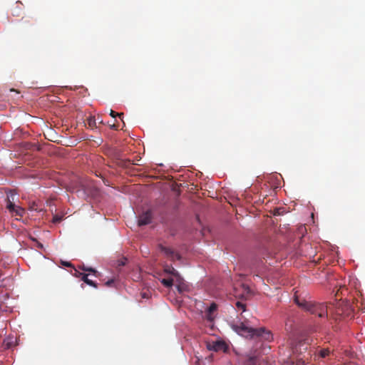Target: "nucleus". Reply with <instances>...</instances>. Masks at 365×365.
<instances>
[{
  "instance_id": "4",
  "label": "nucleus",
  "mask_w": 365,
  "mask_h": 365,
  "mask_svg": "<svg viewBox=\"0 0 365 365\" xmlns=\"http://www.w3.org/2000/svg\"><path fill=\"white\" fill-rule=\"evenodd\" d=\"M158 248L171 261H175L176 259H181L180 255L179 253L175 252L170 247H165L163 245H159Z\"/></svg>"
},
{
  "instance_id": "28",
  "label": "nucleus",
  "mask_w": 365,
  "mask_h": 365,
  "mask_svg": "<svg viewBox=\"0 0 365 365\" xmlns=\"http://www.w3.org/2000/svg\"><path fill=\"white\" fill-rule=\"evenodd\" d=\"M8 297H9V294H8V293H6V294H4V299H6V298H8Z\"/></svg>"
},
{
  "instance_id": "5",
  "label": "nucleus",
  "mask_w": 365,
  "mask_h": 365,
  "mask_svg": "<svg viewBox=\"0 0 365 365\" xmlns=\"http://www.w3.org/2000/svg\"><path fill=\"white\" fill-rule=\"evenodd\" d=\"M151 220L152 212L150 210H147L139 216L138 224L139 226L146 225L151 222Z\"/></svg>"
},
{
  "instance_id": "12",
  "label": "nucleus",
  "mask_w": 365,
  "mask_h": 365,
  "mask_svg": "<svg viewBox=\"0 0 365 365\" xmlns=\"http://www.w3.org/2000/svg\"><path fill=\"white\" fill-rule=\"evenodd\" d=\"M81 279L88 285H90L95 288H97V284L95 282H93V280L89 279L88 277V274L84 273V274H83Z\"/></svg>"
},
{
  "instance_id": "18",
  "label": "nucleus",
  "mask_w": 365,
  "mask_h": 365,
  "mask_svg": "<svg viewBox=\"0 0 365 365\" xmlns=\"http://www.w3.org/2000/svg\"><path fill=\"white\" fill-rule=\"evenodd\" d=\"M63 215H56L53 216L52 222L53 223H58L63 220Z\"/></svg>"
},
{
  "instance_id": "1",
  "label": "nucleus",
  "mask_w": 365,
  "mask_h": 365,
  "mask_svg": "<svg viewBox=\"0 0 365 365\" xmlns=\"http://www.w3.org/2000/svg\"><path fill=\"white\" fill-rule=\"evenodd\" d=\"M235 331L240 335L250 339H258L262 341H272L273 335L269 330L264 327L252 328L241 323L240 325L235 326Z\"/></svg>"
},
{
  "instance_id": "20",
  "label": "nucleus",
  "mask_w": 365,
  "mask_h": 365,
  "mask_svg": "<svg viewBox=\"0 0 365 365\" xmlns=\"http://www.w3.org/2000/svg\"><path fill=\"white\" fill-rule=\"evenodd\" d=\"M18 7H19V2H16V9H14L13 10V13H12L14 16H20L21 8L18 9Z\"/></svg>"
},
{
  "instance_id": "23",
  "label": "nucleus",
  "mask_w": 365,
  "mask_h": 365,
  "mask_svg": "<svg viewBox=\"0 0 365 365\" xmlns=\"http://www.w3.org/2000/svg\"><path fill=\"white\" fill-rule=\"evenodd\" d=\"M126 261H127L126 258L121 259L118 261V265L119 267L124 266L125 264V263H126Z\"/></svg>"
},
{
  "instance_id": "26",
  "label": "nucleus",
  "mask_w": 365,
  "mask_h": 365,
  "mask_svg": "<svg viewBox=\"0 0 365 365\" xmlns=\"http://www.w3.org/2000/svg\"><path fill=\"white\" fill-rule=\"evenodd\" d=\"M61 263L63 265H64L66 267H73L72 264L69 262H62Z\"/></svg>"
},
{
  "instance_id": "14",
  "label": "nucleus",
  "mask_w": 365,
  "mask_h": 365,
  "mask_svg": "<svg viewBox=\"0 0 365 365\" xmlns=\"http://www.w3.org/2000/svg\"><path fill=\"white\" fill-rule=\"evenodd\" d=\"M164 272L167 274H171L172 276L174 274L178 275V271L172 266L166 265L164 268Z\"/></svg>"
},
{
  "instance_id": "16",
  "label": "nucleus",
  "mask_w": 365,
  "mask_h": 365,
  "mask_svg": "<svg viewBox=\"0 0 365 365\" xmlns=\"http://www.w3.org/2000/svg\"><path fill=\"white\" fill-rule=\"evenodd\" d=\"M176 287H177L178 292L180 293L187 290V285L185 282L180 283L178 284H176Z\"/></svg>"
},
{
  "instance_id": "3",
  "label": "nucleus",
  "mask_w": 365,
  "mask_h": 365,
  "mask_svg": "<svg viewBox=\"0 0 365 365\" xmlns=\"http://www.w3.org/2000/svg\"><path fill=\"white\" fill-rule=\"evenodd\" d=\"M351 309L350 308L348 304H344V302H338L335 307V314L336 316L341 317H349L351 314Z\"/></svg>"
},
{
  "instance_id": "31",
  "label": "nucleus",
  "mask_w": 365,
  "mask_h": 365,
  "mask_svg": "<svg viewBox=\"0 0 365 365\" xmlns=\"http://www.w3.org/2000/svg\"><path fill=\"white\" fill-rule=\"evenodd\" d=\"M4 286V284H0V287Z\"/></svg>"
},
{
  "instance_id": "19",
  "label": "nucleus",
  "mask_w": 365,
  "mask_h": 365,
  "mask_svg": "<svg viewBox=\"0 0 365 365\" xmlns=\"http://www.w3.org/2000/svg\"><path fill=\"white\" fill-rule=\"evenodd\" d=\"M235 305L239 310H242V312L245 311V304L244 303L241 302H237Z\"/></svg>"
},
{
  "instance_id": "2",
  "label": "nucleus",
  "mask_w": 365,
  "mask_h": 365,
  "mask_svg": "<svg viewBox=\"0 0 365 365\" xmlns=\"http://www.w3.org/2000/svg\"><path fill=\"white\" fill-rule=\"evenodd\" d=\"M294 302L302 309L309 311L313 314L318 315L319 317H324L328 315L329 312H333V307L324 304H316L312 302H307L304 299H299L295 294Z\"/></svg>"
},
{
  "instance_id": "29",
  "label": "nucleus",
  "mask_w": 365,
  "mask_h": 365,
  "mask_svg": "<svg viewBox=\"0 0 365 365\" xmlns=\"http://www.w3.org/2000/svg\"><path fill=\"white\" fill-rule=\"evenodd\" d=\"M112 128H114L115 129H117L118 126H115L114 124L112 125Z\"/></svg>"
},
{
  "instance_id": "11",
  "label": "nucleus",
  "mask_w": 365,
  "mask_h": 365,
  "mask_svg": "<svg viewBox=\"0 0 365 365\" xmlns=\"http://www.w3.org/2000/svg\"><path fill=\"white\" fill-rule=\"evenodd\" d=\"M97 120L99 123H102V120H99V118L96 119L95 116H90L87 120L88 126L91 128H96Z\"/></svg>"
},
{
  "instance_id": "22",
  "label": "nucleus",
  "mask_w": 365,
  "mask_h": 365,
  "mask_svg": "<svg viewBox=\"0 0 365 365\" xmlns=\"http://www.w3.org/2000/svg\"><path fill=\"white\" fill-rule=\"evenodd\" d=\"M123 115V113H115V111H113V110H110V115L113 118H115L116 116H118L120 118H121V116Z\"/></svg>"
},
{
  "instance_id": "7",
  "label": "nucleus",
  "mask_w": 365,
  "mask_h": 365,
  "mask_svg": "<svg viewBox=\"0 0 365 365\" xmlns=\"http://www.w3.org/2000/svg\"><path fill=\"white\" fill-rule=\"evenodd\" d=\"M16 193L10 191L9 193L7 194L6 199V209H13L14 210V205H15V200H16Z\"/></svg>"
},
{
  "instance_id": "30",
  "label": "nucleus",
  "mask_w": 365,
  "mask_h": 365,
  "mask_svg": "<svg viewBox=\"0 0 365 365\" xmlns=\"http://www.w3.org/2000/svg\"><path fill=\"white\" fill-rule=\"evenodd\" d=\"M278 214H279V212H274V215H278Z\"/></svg>"
},
{
  "instance_id": "6",
  "label": "nucleus",
  "mask_w": 365,
  "mask_h": 365,
  "mask_svg": "<svg viewBox=\"0 0 365 365\" xmlns=\"http://www.w3.org/2000/svg\"><path fill=\"white\" fill-rule=\"evenodd\" d=\"M207 348L209 350L219 351H225L227 349V345L224 341H217L212 344H209L207 345Z\"/></svg>"
},
{
  "instance_id": "9",
  "label": "nucleus",
  "mask_w": 365,
  "mask_h": 365,
  "mask_svg": "<svg viewBox=\"0 0 365 365\" xmlns=\"http://www.w3.org/2000/svg\"><path fill=\"white\" fill-rule=\"evenodd\" d=\"M217 305L215 302L212 303L210 306L207 308L206 315L208 320L212 321L214 319L213 313L217 310Z\"/></svg>"
},
{
  "instance_id": "15",
  "label": "nucleus",
  "mask_w": 365,
  "mask_h": 365,
  "mask_svg": "<svg viewBox=\"0 0 365 365\" xmlns=\"http://www.w3.org/2000/svg\"><path fill=\"white\" fill-rule=\"evenodd\" d=\"M80 269L84 272H91L96 277L98 276V271L92 267H86L85 265H83V266L80 267Z\"/></svg>"
},
{
  "instance_id": "17",
  "label": "nucleus",
  "mask_w": 365,
  "mask_h": 365,
  "mask_svg": "<svg viewBox=\"0 0 365 365\" xmlns=\"http://www.w3.org/2000/svg\"><path fill=\"white\" fill-rule=\"evenodd\" d=\"M173 279H174V282H175L176 284H178L180 283H182L184 281L183 278L180 276L179 272H178V275L174 274L173 276Z\"/></svg>"
},
{
  "instance_id": "13",
  "label": "nucleus",
  "mask_w": 365,
  "mask_h": 365,
  "mask_svg": "<svg viewBox=\"0 0 365 365\" xmlns=\"http://www.w3.org/2000/svg\"><path fill=\"white\" fill-rule=\"evenodd\" d=\"M161 283L167 288L172 287L174 284V279L168 278V279H161Z\"/></svg>"
},
{
  "instance_id": "21",
  "label": "nucleus",
  "mask_w": 365,
  "mask_h": 365,
  "mask_svg": "<svg viewBox=\"0 0 365 365\" xmlns=\"http://www.w3.org/2000/svg\"><path fill=\"white\" fill-rule=\"evenodd\" d=\"M329 354V349H322L319 352V355L322 358H325Z\"/></svg>"
},
{
  "instance_id": "25",
  "label": "nucleus",
  "mask_w": 365,
  "mask_h": 365,
  "mask_svg": "<svg viewBox=\"0 0 365 365\" xmlns=\"http://www.w3.org/2000/svg\"><path fill=\"white\" fill-rule=\"evenodd\" d=\"M113 283H114V280L113 279H110V280L107 281L105 284L107 287H110Z\"/></svg>"
},
{
  "instance_id": "10",
  "label": "nucleus",
  "mask_w": 365,
  "mask_h": 365,
  "mask_svg": "<svg viewBox=\"0 0 365 365\" xmlns=\"http://www.w3.org/2000/svg\"><path fill=\"white\" fill-rule=\"evenodd\" d=\"M257 358L256 356H247V358L242 362L241 365H256Z\"/></svg>"
},
{
  "instance_id": "27",
  "label": "nucleus",
  "mask_w": 365,
  "mask_h": 365,
  "mask_svg": "<svg viewBox=\"0 0 365 365\" xmlns=\"http://www.w3.org/2000/svg\"><path fill=\"white\" fill-rule=\"evenodd\" d=\"M37 247H38V248H41H41H43V245H42L41 243H40V242H37Z\"/></svg>"
},
{
  "instance_id": "24",
  "label": "nucleus",
  "mask_w": 365,
  "mask_h": 365,
  "mask_svg": "<svg viewBox=\"0 0 365 365\" xmlns=\"http://www.w3.org/2000/svg\"><path fill=\"white\" fill-rule=\"evenodd\" d=\"M75 270V273L73 274V275L76 277H81L82 278L83 277V274H84V273H82V272H80L79 271H78L77 269H74Z\"/></svg>"
},
{
  "instance_id": "8",
  "label": "nucleus",
  "mask_w": 365,
  "mask_h": 365,
  "mask_svg": "<svg viewBox=\"0 0 365 365\" xmlns=\"http://www.w3.org/2000/svg\"><path fill=\"white\" fill-rule=\"evenodd\" d=\"M9 212L14 216L17 217H23L25 214V210L22 208L20 206H17L16 205H14V210L13 209H7Z\"/></svg>"
}]
</instances>
